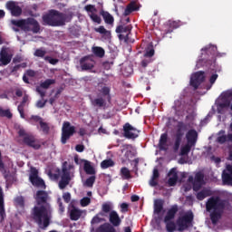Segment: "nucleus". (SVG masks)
Segmentation results:
<instances>
[{
	"instance_id": "6",
	"label": "nucleus",
	"mask_w": 232,
	"mask_h": 232,
	"mask_svg": "<svg viewBox=\"0 0 232 232\" xmlns=\"http://www.w3.org/2000/svg\"><path fill=\"white\" fill-rule=\"evenodd\" d=\"M18 137L20 138V143L24 144V146H28V148H33V150H41V141L24 129L18 130Z\"/></svg>"
},
{
	"instance_id": "36",
	"label": "nucleus",
	"mask_w": 232,
	"mask_h": 232,
	"mask_svg": "<svg viewBox=\"0 0 232 232\" xmlns=\"http://www.w3.org/2000/svg\"><path fill=\"white\" fill-rule=\"evenodd\" d=\"M115 166V161L111 159L104 160L101 162L102 169H108V168H113Z\"/></svg>"
},
{
	"instance_id": "43",
	"label": "nucleus",
	"mask_w": 232,
	"mask_h": 232,
	"mask_svg": "<svg viewBox=\"0 0 232 232\" xmlns=\"http://www.w3.org/2000/svg\"><path fill=\"white\" fill-rule=\"evenodd\" d=\"M52 84H55V80L53 79H47L44 82H41V88H44V90H48Z\"/></svg>"
},
{
	"instance_id": "15",
	"label": "nucleus",
	"mask_w": 232,
	"mask_h": 232,
	"mask_svg": "<svg viewBox=\"0 0 232 232\" xmlns=\"http://www.w3.org/2000/svg\"><path fill=\"white\" fill-rule=\"evenodd\" d=\"M5 8L8 10L13 17H20L23 14V8L19 6V4L15 1H7Z\"/></svg>"
},
{
	"instance_id": "46",
	"label": "nucleus",
	"mask_w": 232,
	"mask_h": 232,
	"mask_svg": "<svg viewBox=\"0 0 232 232\" xmlns=\"http://www.w3.org/2000/svg\"><path fill=\"white\" fill-rule=\"evenodd\" d=\"M40 128L45 135H48L50 133V125H48L47 122L40 121Z\"/></svg>"
},
{
	"instance_id": "4",
	"label": "nucleus",
	"mask_w": 232,
	"mask_h": 232,
	"mask_svg": "<svg viewBox=\"0 0 232 232\" xmlns=\"http://www.w3.org/2000/svg\"><path fill=\"white\" fill-rule=\"evenodd\" d=\"M11 24L13 26H16L17 28H21L23 32H33V34H39L41 32V25L39 22L34 17H28L25 19L20 20H11Z\"/></svg>"
},
{
	"instance_id": "48",
	"label": "nucleus",
	"mask_w": 232,
	"mask_h": 232,
	"mask_svg": "<svg viewBox=\"0 0 232 232\" xmlns=\"http://www.w3.org/2000/svg\"><path fill=\"white\" fill-rule=\"evenodd\" d=\"M89 17L92 19L93 23H97V24H101L102 23V19L97 14H89Z\"/></svg>"
},
{
	"instance_id": "51",
	"label": "nucleus",
	"mask_w": 232,
	"mask_h": 232,
	"mask_svg": "<svg viewBox=\"0 0 232 232\" xmlns=\"http://www.w3.org/2000/svg\"><path fill=\"white\" fill-rule=\"evenodd\" d=\"M80 204L82 208H86V206H90V204H92V198L84 197L81 199Z\"/></svg>"
},
{
	"instance_id": "53",
	"label": "nucleus",
	"mask_w": 232,
	"mask_h": 232,
	"mask_svg": "<svg viewBox=\"0 0 232 232\" xmlns=\"http://www.w3.org/2000/svg\"><path fill=\"white\" fill-rule=\"evenodd\" d=\"M84 8L89 14H95L97 12V8L93 5H87Z\"/></svg>"
},
{
	"instance_id": "12",
	"label": "nucleus",
	"mask_w": 232,
	"mask_h": 232,
	"mask_svg": "<svg viewBox=\"0 0 232 232\" xmlns=\"http://www.w3.org/2000/svg\"><path fill=\"white\" fill-rule=\"evenodd\" d=\"M29 180L31 184H33L35 188H42L43 189H46V184H44V180L39 177V170L34 167L31 168Z\"/></svg>"
},
{
	"instance_id": "34",
	"label": "nucleus",
	"mask_w": 232,
	"mask_h": 232,
	"mask_svg": "<svg viewBox=\"0 0 232 232\" xmlns=\"http://www.w3.org/2000/svg\"><path fill=\"white\" fill-rule=\"evenodd\" d=\"M211 197V190L208 188H203L201 191L197 193L196 198L198 200H204V198Z\"/></svg>"
},
{
	"instance_id": "1",
	"label": "nucleus",
	"mask_w": 232,
	"mask_h": 232,
	"mask_svg": "<svg viewBox=\"0 0 232 232\" xmlns=\"http://www.w3.org/2000/svg\"><path fill=\"white\" fill-rule=\"evenodd\" d=\"M225 209H231V204L218 196H213L206 202V210L210 213L212 224H217L222 218Z\"/></svg>"
},
{
	"instance_id": "20",
	"label": "nucleus",
	"mask_w": 232,
	"mask_h": 232,
	"mask_svg": "<svg viewBox=\"0 0 232 232\" xmlns=\"http://www.w3.org/2000/svg\"><path fill=\"white\" fill-rule=\"evenodd\" d=\"M179 213V206L173 205L168 211L164 218V222H169L175 219V216Z\"/></svg>"
},
{
	"instance_id": "3",
	"label": "nucleus",
	"mask_w": 232,
	"mask_h": 232,
	"mask_svg": "<svg viewBox=\"0 0 232 232\" xmlns=\"http://www.w3.org/2000/svg\"><path fill=\"white\" fill-rule=\"evenodd\" d=\"M66 14L55 9H51L42 16L44 26H64L66 24Z\"/></svg>"
},
{
	"instance_id": "62",
	"label": "nucleus",
	"mask_w": 232,
	"mask_h": 232,
	"mask_svg": "<svg viewBox=\"0 0 232 232\" xmlns=\"http://www.w3.org/2000/svg\"><path fill=\"white\" fill-rule=\"evenodd\" d=\"M31 120L34 121V122H39V124H41V122H43V118H41L38 115H32Z\"/></svg>"
},
{
	"instance_id": "50",
	"label": "nucleus",
	"mask_w": 232,
	"mask_h": 232,
	"mask_svg": "<svg viewBox=\"0 0 232 232\" xmlns=\"http://www.w3.org/2000/svg\"><path fill=\"white\" fill-rule=\"evenodd\" d=\"M101 222H104V218H101V215L98 213L92 218L91 224L93 226L95 224H101Z\"/></svg>"
},
{
	"instance_id": "13",
	"label": "nucleus",
	"mask_w": 232,
	"mask_h": 232,
	"mask_svg": "<svg viewBox=\"0 0 232 232\" xmlns=\"http://www.w3.org/2000/svg\"><path fill=\"white\" fill-rule=\"evenodd\" d=\"M206 81V72L204 71H198L194 72L190 78V86L194 88V90H198V86L201 85L202 82Z\"/></svg>"
},
{
	"instance_id": "40",
	"label": "nucleus",
	"mask_w": 232,
	"mask_h": 232,
	"mask_svg": "<svg viewBox=\"0 0 232 232\" xmlns=\"http://www.w3.org/2000/svg\"><path fill=\"white\" fill-rule=\"evenodd\" d=\"M153 55H155V49L153 48V46L147 47L143 54V57L153 59Z\"/></svg>"
},
{
	"instance_id": "63",
	"label": "nucleus",
	"mask_w": 232,
	"mask_h": 232,
	"mask_svg": "<svg viewBox=\"0 0 232 232\" xmlns=\"http://www.w3.org/2000/svg\"><path fill=\"white\" fill-rule=\"evenodd\" d=\"M15 202L18 204V206H21V208L24 206V198H23V197L16 198Z\"/></svg>"
},
{
	"instance_id": "42",
	"label": "nucleus",
	"mask_w": 232,
	"mask_h": 232,
	"mask_svg": "<svg viewBox=\"0 0 232 232\" xmlns=\"http://www.w3.org/2000/svg\"><path fill=\"white\" fill-rule=\"evenodd\" d=\"M0 171L2 175H4L5 179H8V173L6 171V168L5 167V162H3V157L0 150Z\"/></svg>"
},
{
	"instance_id": "32",
	"label": "nucleus",
	"mask_w": 232,
	"mask_h": 232,
	"mask_svg": "<svg viewBox=\"0 0 232 232\" xmlns=\"http://www.w3.org/2000/svg\"><path fill=\"white\" fill-rule=\"evenodd\" d=\"M222 182L224 186H232V174L223 170L222 172Z\"/></svg>"
},
{
	"instance_id": "21",
	"label": "nucleus",
	"mask_w": 232,
	"mask_h": 232,
	"mask_svg": "<svg viewBox=\"0 0 232 232\" xmlns=\"http://www.w3.org/2000/svg\"><path fill=\"white\" fill-rule=\"evenodd\" d=\"M12 61V56L8 54V49L5 47H3L0 52V63L4 64V66H6V64H10V62Z\"/></svg>"
},
{
	"instance_id": "59",
	"label": "nucleus",
	"mask_w": 232,
	"mask_h": 232,
	"mask_svg": "<svg viewBox=\"0 0 232 232\" xmlns=\"http://www.w3.org/2000/svg\"><path fill=\"white\" fill-rule=\"evenodd\" d=\"M63 198L64 202H66V204H68L70 202V200H72V194H70V192H65L63 195Z\"/></svg>"
},
{
	"instance_id": "61",
	"label": "nucleus",
	"mask_w": 232,
	"mask_h": 232,
	"mask_svg": "<svg viewBox=\"0 0 232 232\" xmlns=\"http://www.w3.org/2000/svg\"><path fill=\"white\" fill-rule=\"evenodd\" d=\"M57 204L59 206L60 213H64V206L63 205V200L61 199V198H58Z\"/></svg>"
},
{
	"instance_id": "30",
	"label": "nucleus",
	"mask_w": 232,
	"mask_h": 232,
	"mask_svg": "<svg viewBox=\"0 0 232 232\" xmlns=\"http://www.w3.org/2000/svg\"><path fill=\"white\" fill-rule=\"evenodd\" d=\"M162 209H164V200L156 199L154 201V213H156V215H160V213H162Z\"/></svg>"
},
{
	"instance_id": "44",
	"label": "nucleus",
	"mask_w": 232,
	"mask_h": 232,
	"mask_svg": "<svg viewBox=\"0 0 232 232\" xmlns=\"http://www.w3.org/2000/svg\"><path fill=\"white\" fill-rule=\"evenodd\" d=\"M0 117H6L7 119H12L14 115L10 111V109L4 110L2 107H0Z\"/></svg>"
},
{
	"instance_id": "22",
	"label": "nucleus",
	"mask_w": 232,
	"mask_h": 232,
	"mask_svg": "<svg viewBox=\"0 0 232 232\" xmlns=\"http://www.w3.org/2000/svg\"><path fill=\"white\" fill-rule=\"evenodd\" d=\"M172 176V177H171ZM168 177H170L168 179V184L170 187L176 186L177 182L179 180V174H177V169H171L169 173H168Z\"/></svg>"
},
{
	"instance_id": "8",
	"label": "nucleus",
	"mask_w": 232,
	"mask_h": 232,
	"mask_svg": "<svg viewBox=\"0 0 232 232\" xmlns=\"http://www.w3.org/2000/svg\"><path fill=\"white\" fill-rule=\"evenodd\" d=\"M188 130V125L183 121H179L177 124V130L175 134V141L173 150L174 151H179L180 149V144L182 143V137H184V131Z\"/></svg>"
},
{
	"instance_id": "60",
	"label": "nucleus",
	"mask_w": 232,
	"mask_h": 232,
	"mask_svg": "<svg viewBox=\"0 0 232 232\" xmlns=\"http://www.w3.org/2000/svg\"><path fill=\"white\" fill-rule=\"evenodd\" d=\"M46 102H48V100H44V102L43 100H39L36 102V108H44V106H46Z\"/></svg>"
},
{
	"instance_id": "7",
	"label": "nucleus",
	"mask_w": 232,
	"mask_h": 232,
	"mask_svg": "<svg viewBox=\"0 0 232 232\" xmlns=\"http://www.w3.org/2000/svg\"><path fill=\"white\" fill-rule=\"evenodd\" d=\"M102 95H98L96 98H91V104L93 108H99L100 110H106L107 102H111V95L110 94V88L104 86L101 90Z\"/></svg>"
},
{
	"instance_id": "16",
	"label": "nucleus",
	"mask_w": 232,
	"mask_h": 232,
	"mask_svg": "<svg viewBox=\"0 0 232 232\" xmlns=\"http://www.w3.org/2000/svg\"><path fill=\"white\" fill-rule=\"evenodd\" d=\"M140 133V130L133 127L131 124L127 122L123 125V135L125 139H137Z\"/></svg>"
},
{
	"instance_id": "19",
	"label": "nucleus",
	"mask_w": 232,
	"mask_h": 232,
	"mask_svg": "<svg viewBox=\"0 0 232 232\" xmlns=\"http://www.w3.org/2000/svg\"><path fill=\"white\" fill-rule=\"evenodd\" d=\"M186 140L188 144L195 146V144H197V140H198V132H197L195 129H190L186 133Z\"/></svg>"
},
{
	"instance_id": "11",
	"label": "nucleus",
	"mask_w": 232,
	"mask_h": 232,
	"mask_svg": "<svg viewBox=\"0 0 232 232\" xmlns=\"http://www.w3.org/2000/svg\"><path fill=\"white\" fill-rule=\"evenodd\" d=\"M75 133V126H72L70 121H64L62 127V144H66L71 137Z\"/></svg>"
},
{
	"instance_id": "5",
	"label": "nucleus",
	"mask_w": 232,
	"mask_h": 232,
	"mask_svg": "<svg viewBox=\"0 0 232 232\" xmlns=\"http://www.w3.org/2000/svg\"><path fill=\"white\" fill-rule=\"evenodd\" d=\"M109 222L101 225L97 229L96 232H117L115 227H119L121 224H122V219L117 211L112 210L109 214Z\"/></svg>"
},
{
	"instance_id": "31",
	"label": "nucleus",
	"mask_w": 232,
	"mask_h": 232,
	"mask_svg": "<svg viewBox=\"0 0 232 232\" xmlns=\"http://www.w3.org/2000/svg\"><path fill=\"white\" fill-rule=\"evenodd\" d=\"M116 34H123L130 37V34H131V26L130 25H119L116 27Z\"/></svg>"
},
{
	"instance_id": "45",
	"label": "nucleus",
	"mask_w": 232,
	"mask_h": 232,
	"mask_svg": "<svg viewBox=\"0 0 232 232\" xmlns=\"http://www.w3.org/2000/svg\"><path fill=\"white\" fill-rule=\"evenodd\" d=\"M92 53H94L96 57H102L105 53L102 47H93Z\"/></svg>"
},
{
	"instance_id": "26",
	"label": "nucleus",
	"mask_w": 232,
	"mask_h": 232,
	"mask_svg": "<svg viewBox=\"0 0 232 232\" xmlns=\"http://www.w3.org/2000/svg\"><path fill=\"white\" fill-rule=\"evenodd\" d=\"M168 146V133H162L159 140V148L161 151H166Z\"/></svg>"
},
{
	"instance_id": "52",
	"label": "nucleus",
	"mask_w": 232,
	"mask_h": 232,
	"mask_svg": "<svg viewBox=\"0 0 232 232\" xmlns=\"http://www.w3.org/2000/svg\"><path fill=\"white\" fill-rule=\"evenodd\" d=\"M150 63H153V58H147L144 57V59L141 61L140 64L142 68L148 67V64H150Z\"/></svg>"
},
{
	"instance_id": "57",
	"label": "nucleus",
	"mask_w": 232,
	"mask_h": 232,
	"mask_svg": "<svg viewBox=\"0 0 232 232\" xmlns=\"http://www.w3.org/2000/svg\"><path fill=\"white\" fill-rule=\"evenodd\" d=\"M44 61H48V63H50V64H57L59 63V60H57L55 58H52L50 56H45Z\"/></svg>"
},
{
	"instance_id": "25",
	"label": "nucleus",
	"mask_w": 232,
	"mask_h": 232,
	"mask_svg": "<svg viewBox=\"0 0 232 232\" xmlns=\"http://www.w3.org/2000/svg\"><path fill=\"white\" fill-rule=\"evenodd\" d=\"M28 102V95L25 94L24 97H23V100L22 102H20V104L18 105L17 107V111H19L20 113V117L22 119H24V106H26V103Z\"/></svg>"
},
{
	"instance_id": "17",
	"label": "nucleus",
	"mask_w": 232,
	"mask_h": 232,
	"mask_svg": "<svg viewBox=\"0 0 232 232\" xmlns=\"http://www.w3.org/2000/svg\"><path fill=\"white\" fill-rule=\"evenodd\" d=\"M80 66L82 72L92 70L95 66V61L91 56H84L80 60Z\"/></svg>"
},
{
	"instance_id": "27",
	"label": "nucleus",
	"mask_w": 232,
	"mask_h": 232,
	"mask_svg": "<svg viewBox=\"0 0 232 232\" xmlns=\"http://www.w3.org/2000/svg\"><path fill=\"white\" fill-rule=\"evenodd\" d=\"M82 215V211L75 207H73L71 210H70V218L71 220H74L77 221L79 220V218H81Z\"/></svg>"
},
{
	"instance_id": "38",
	"label": "nucleus",
	"mask_w": 232,
	"mask_h": 232,
	"mask_svg": "<svg viewBox=\"0 0 232 232\" xmlns=\"http://www.w3.org/2000/svg\"><path fill=\"white\" fill-rule=\"evenodd\" d=\"M194 145H191L190 143H187L180 149V155L181 157H184L185 155H188L189 151H191V149Z\"/></svg>"
},
{
	"instance_id": "49",
	"label": "nucleus",
	"mask_w": 232,
	"mask_h": 232,
	"mask_svg": "<svg viewBox=\"0 0 232 232\" xmlns=\"http://www.w3.org/2000/svg\"><path fill=\"white\" fill-rule=\"evenodd\" d=\"M95 176L89 177L86 180L84 185L87 186V188H93V184H95Z\"/></svg>"
},
{
	"instance_id": "24",
	"label": "nucleus",
	"mask_w": 232,
	"mask_h": 232,
	"mask_svg": "<svg viewBox=\"0 0 232 232\" xmlns=\"http://www.w3.org/2000/svg\"><path fill=\"white\" fill-rule=\"evenodd\" d=\"M111 211H113V204L108 201L102 205V211L99 212V215H101V217H107Z\"/></svg>"
},
{
	"instance_id": "56",
	"label": "nucleus",
	"mask_w": 232,
	"mask_h": 232,
	"mask_svg": "<svg viewBox=\"0 0 232 232\" xmlns=\"http://www.w3.org/2000/svg\"><path fill=\"white\" fill-rule=\"evenodd\" d=\"M44 88L40 86L36 87V92L37 93H39L40 97H42V99H44V97L46 96V92L44 90H43Z\"/></svg>"
},
{
	"instance_id": "29",
	"label": "nucleus",
	"mask_w": 232,
	"mask_h": 232,
	"mask_svg": "<svg viewBox=\"0 0 232 232\" xmlns=\"http://www.w3.org/2000/svg\"><path fill=\"white\" fill-rule=\"evenodd\" d=\"M83 169L86 173V175H95V168L92 166V162L88 160H83Z\"/></svg>"
},
{
	"instance_id": "10",
	"label": "nucleus",
	"mask_w": 232,
	"mask_h": 232,
	"mask_svg": "<svg viewBox=\"0 0 232 232\" xmlns=\"http://www.w3.org/2000/svg\"><path fill=\"white\" fill-rule=\"evenodd\" d=\"M188 182L192 184L193 191H200V189H202V186L206 184V182L204 181V172H197L194 178L193 176H189L188 179Z\"/></svg>"
},
{
	"instance_id": "28",
	"label": "nucleus",
	"mask_w": 232,
	"mask_h": 232,
	"mask_svg": "<svg viewBox=\"0 0 232 232\" xmlns=\"http://www.w3.org/2000/svg\"><path fill=\"white\" fill-rule=\"evenodd\" d=\"M137 10H139V7H137V4L134 1H132L126 6L123 15H125L126 17L132 14V12H137Z\"/></svg>"
},
{
	"instance_id": "64",
	"label": "nucleus",
	"mask_w": 232,
	"mask_h": 232,
	"mask_svg": "<svg viewBox=\"0 0 232 232\" xmlns=\"http://www.w3.org/2000/svg\"><path fill=\"white\" fill-rule=\"evenodd\" d=\"M75 150L78 153H82V151H84V145L78 144L75 146Z\"/></svg>"
},
{
	"instance_id": "55",
	"label": "nucleus",
	"mask_w": 232,
	"mask_h": 232,
	"mask_svg": "<svg viewBox=\"0 0 232 232\" xmlns=\"http://www.w3.org/2000/svg\"><path fill=\"white\" fill-rule=\"evenodd\" d=\"M34 55L35 57H44L46 55V51L43 50V49H36Z\"/></svg>"
},
{
	"instance_id": "39",
	"label": "nucleus",
	"mask_w": 232,
	"mask_h": 232,
	"mask_svg": "<svg viewBox=\"0 0 232 232\" xmlns=\"http://www.w3.org/2000/svg\"><path fill=\"white\" fill-rule=\"evenodd\" d=\"M164 224H166V230L168 232L177 231V224H175V221H173V220L167 221V222H164Z\"/></svg>"
},
{
	"instance_id": "35",
	"label": "nucleus",
	"mask_w": 232,
	"mask_h": 232,
	"mask_svg": "<svg viewBox=\"0 0 232 232\" xmlns=\"http://www.w3.org/2000/svg\"><path fill=\"white\" fill-rule=\"evenodd\" d=\"M218 144H226L227 142V135H226V130H221L218 131V137L217 138Z\"/></svg>"
},
{
	"instance_id": "9",
	"label": "nucleus",
	"mask_w": 232,
	"mask_h": 232,
	"mask_svg": "<svg viewBox=\"0 0 232 232\" xmlns=\"http://www.w3.org/2000/svg\"><path fill=\"white\" fill-rule=\"evenodd\" d=\"M67 165H68V162L64 161L62 167L61 179L58 183L60 189H65V188L70 185V182H72L70 169H68Z\"/></svg>"
},
{
	"instance_id": "2",
	"label": "nucleus",
	"mask_w": 232,
	"mask_h": 232,
	"mask_svg": "<svg viewBox=\"0 0 232 232\" xmlns=\"http://www.w3.org/2000/svg\"><path fill=\"white\" fill-rule=\"evenodd\" d=\"M51 215H52L51 205H45V206L36 205L33 208L31 212L33 220H34V222L38 224L41 229H46V227L50 226Z\"/></svg>"
},
{
	"instance_id": "41",
	"label": "nucleus",
	"mask_w": 232,
	"mask_h": 232,
	"mask_svg": "<svg viewBox=\"0 0 232 232\" xmlns=\"http://www.w3.org/2000/svg\"><path fill=\"white\" fill-rule=\"evenodd\" d=\"M169 28L168 30H165V35H168V34H171L173 30L179 28V23L176 21L169 22Z\"/></svg>"
},
{
	"instance_id": "58",
	"label": "nucleus",
	"mask_w": 232,
	"mask_h": 232,
	"mask_svg": "<svg viewBox=\"0 0 232 232\" xmlns=\"http://www.w3.org/2000/svg\"><path fill=\"white\" fill-rule=\"evenodd\" d=\"M129 208H130V205L128 203H121V213H128Z\"/></svg>"
},
{
	"instance_id": "47",
	"label": "nucleus",
	"mask_w": 232,
	"mask_h": 232,
	"mask_svg": "<svg viewBox=\"0 0 232 232\" xmlns=\"http://www.w3.org/2000/svg\"><path fill=\"white\" fill-rule=\"evenodd\" d=\"M121 176L124 177V179H126L127 180L129 179H131V173L130 172V169L126 167H122L121 169Z\"/></svg>"
},
{
	"instance_id": "37",
	"label": "nucleus",
	"mask_w": 232,
	"mask_h": 232,
	"mask_svg": "<svg viewBox=\"0 0 232 232\" xmlns=\"http://www.w3.org/2000/svg\"><path fill=\"white\" fill-rule=\"evenodd\" d=\"M94 32H96L97 34H101L102 35H106L107 37H110L111 35V32L106 30V28H104V25L94 28Z\"/></svg>"
},
{
	"instance_id": "23",
	"label": "nucleus",
	"mask_w": 232,
	"mask_h": 232,
	"mask_svg": "<svg viewBox=\"0 0 232 232\" xmlns=\"http://www.w3.org/2000/svg\"><path fill=\"white\" fill-rule=\"evenodd\" d=\"M0 222H3L6 218V212L5 210V194L3 188L0 187Z\"/></svg>"
},
{
	"instance_id": "18",
	"label": "nucleus",
	"mask_w": 232,
	"mask_h": 232,
	"mask_svg": "<svg viewBox=\"0 0 232 232\" xmlns=\"http://www.w3.org/2000/svg\"><path fill=\"white\" fill-rule=\"evenodd\" d=\"M36 206H50V203H48V192L44 190H38L36 192Z\"/></svg>"
},
{
	"instance_id": "14",
	"label": "nucleus",
	"mask_w": 232,
	"mask_h": 232,
	"mask_svg": "<svg viewBox=\"0 0 232 232\" xmlns=\"http://www.w3.org/2000/svg\"><path fill=\"white\" fill-rule=\"evenodd\" d=\"M193 212H188L183 217H180L177 220V225L179 226V231H184L188 229V224L193 222Z\"/></svg>"
},
{
	"instance_id": "33",
	"label": "nucleus",
	"mask_w": 232,
	"mask_h": 232,
	"mask_svg": "<svg viewBox=\"0 0 232 232\" xmlns=\"http://www.w3.org/2000/svg\"><path fill=\"white\" fill-rule=\"evenodd\" d=\"M101 15L103 17L106 24H113V23L115 22L113 16L106 11H101Z\"/></svg>"
},
{
	"instance_id": "54",
	"label": "nucleus",
	"mask_w": 232,
	"mask_h": 232,
	"mask_svg": "<svg viewBox=\"0 0 232 232\" xmlns=\"http://www.w3.org/2000/svg\"><path fill=\"white\" fill-rule=\"evenodd\" d=\"M69 32H70V35H72V37H79L81 35V34L79 33V29L75 27H71L69 29Z\"/></svg>"
}]
</instances>
